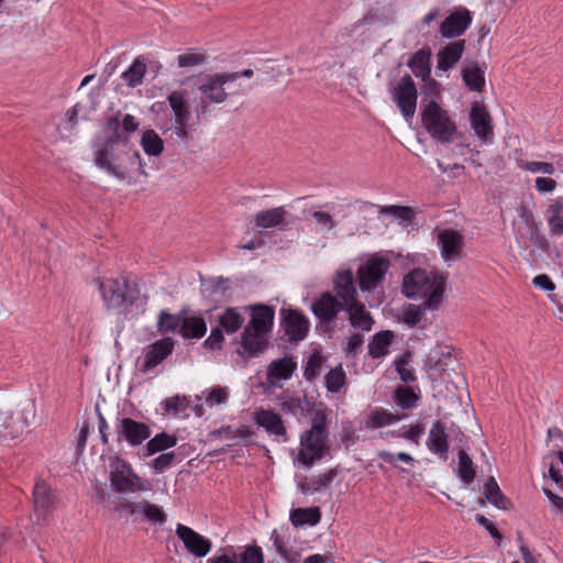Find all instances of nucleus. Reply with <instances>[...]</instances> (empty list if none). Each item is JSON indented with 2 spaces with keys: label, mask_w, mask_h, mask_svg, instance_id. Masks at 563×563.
Instances as JSON below:
<instances>
[{
  "label": "nucleus",
  "mask_w": 563,
  "mask_h": 563,
  "mask_svg": "<svg viewBox=\"0 0 563 563\" xmlns=\"http://www.w3.org/2000/svg\"><path fill=\"white\" fill-rule=\"evenodd\" d=\"M400 419V416L394 415L386 409L376 408L371 411L366 427L371 429H378L385 426H390Z\"/></svg>",
  "instance_id": "nucleus-37"
},
{
  "label": "nucleus",
  "mask_w": 563,
  "mask_h": 563,
  "mask_svg": "<svg viewBox=\"0 0 563 563\" xmlns=\"http://www.w3.org/2000/svg\"><path fill=\"white\" fill-rule=\"evenodd\" d=\"M202 398L210 407L224 404L228 399V389L225 387L219 386L211 389H206L202 393Z\"/></svg>",
  "instance_id": "nucleus-49"
},
{
  "label": "nucleus",
  "mask_w": 563,
  "mask_h": 563,
  "mask_svg": "<svg viewBox=\"0 0 563 563\" xmlns=\"http://www.w3.org/2000/svg\"><path fill=\"white\" fill-rule=\"evenodd\" d=\"M336 472L334 470H330L325 473L319 474L310 481L312 494L319 492L323 487L328 486L335 477Z\"/></svg>",
  "instance_id": "nucleus-56"
},
{
  "label": "nucleus",
  "mask_w": 563,
  "mask_h": 563,
  "mask_svg": "<svg viewBox=\"0 0 563 563\" xmlns=\"http://www.w3.org/2000/svg\"><path fill=\"white\" fill-rule=\"evenodd\" d=\"M421 123L429 135L440 143H452L457 134L455 121L434 99L422 107Z\"/></svg>",
  "instance_id": "nucleus-4"
},
{
  "label": "nucleus",
  "mask_w": 563,
  "mask_h": 563,
  "mask_svg": "<svg viewBox=\"0 0 563 563\" xmlns=\"http://www.w3.org/2000/svg\"><path fill=\"white\" fill-rule=\"evenodd\" d=\"M419 396L407 386H398L394 391L395 404L404 410L412 409L417 406Z\"/></svg>",
  "instance_id": "nucleus-40"
},
{
  "label": "nucleus",
  "mask_w": 563,
  "mask_h": 563,
  "mask_svg": "<svg viewBox=\"0 0 563 563\" xmlns=\"http://www.w3.org/2000/svg\"><path fill=\"white\" fill-rule=\"evenodd\" d=\"M275 318V310L271 306L255 305L252 307L251 321L247 327L267 334L272 331Z\"/></svg>",
  "instance_id": "nucleus-23"
},
{
  "label": "nucleus",
  "mask_w": 563,
  "mask_h": 563,
  "mask_svg": "<svg viewBox=\"0 0 563 563\" xmlns=\"http://www.w3.org/2000/svg\"><path fill=\"white\" fill-rule=\"evenodd\" d=\"M377 456L384 462L390 464L393 467H397V462H404L407 464L413 463V457L405 452H400L397 454L390 453L388 451L382 450L377 452Z\"/></svg>",
  "instance_id": "nucleus-51"
},
{
  "label": "nucleus",
  "mask_w": 563,
  "mask_h": 563,
  "mask_svg": "<svg viewBox=\"0 0 563 563\" xmlns=\"http://www.w3.org/2000/svg\"><path fill=\"white\" fill-rule=\"evenodd\" d=\"M394 334L391 331H382L376 333L368 343V353L374 358H379L388 353V346Z\"/></svg>",
  "instance_id": "nucleus-34"
},
{
  "label": "nucleus",
  "mask_w": 563,
  "mask_h": 563,
  "mask_svg": "<svg viewBox=\"0 0 563 563\" xmlns=\"http://www.w3.org/2000/svg\"><path fill=\"white\" fill-rule=\"evenodd\" d=\"M408 66L416 77L426 80L431 73V51L422 48L417 51L408 62Z\"/></svg>",
  "instance_id": "nucleus-30"
},
{
  "label": "nucleus",
  "mask_w": 563,
  "mask_h": 563,
  "mask_svg": "<svg viewBox=\"0 0 563 563\" xmlns=\"http://www.w3.org/2000/svg\"><path fill=\"white\" fill-rule=\"evenodd\" d=\"M139 512L143 514L144 517L154 523H164L166 521V515L161 507L151 504L146 500L137 503Z\"/></svg>",
  "instance_id": "nucleus-44"
},
{
  "label": "nucleus",
  "mask_w": 563,
  "mask_h": 563,
  "mask_svg": "<svg viewBox=\"0 0 563 563\" xmlns=\"http://www.w3.org/2000/svg\"><path fill=\"white\" fill-rule=\"evenodd\" d=\"M390 267L388 258L372 255L357 269L356 275L362 291H372L376 289L385 279Z\"/></svg>",
  "instance_id": "nucleus-7"
},
{
  "label": "nucleus",
  "mask_w": 563,
  "mask_h": 563,
  "mask_svg": "<svg viewBox=\"0 0 563 563\" xmlns=\"http://www.w3.org/2000/svg\"><path fill=\"white\" fill-rule=\"evenodd\" d=\"M429 310L424 307V301L421 305H409L404 310V322L409 327H416L423 318L424 311Z\"/></svg>",
  "instance_id": "nucleus-48"
},
{
  "label": "nucleus",
  "mask_w": 563,
  "mask_h": 563,
  "mask_svg": "<svg viewBox=\"0 0 563 563\" xmlns=\"http://www.w3.org/2000/svg\"><path fill=\"white\" fill-rule=\"evenodd\" d=\"M146 73V65L140 58H135L132 65L122 73V78L129 87H136L142 84Z\"/></svg>",
  "instance_id": "nucleus-38"
},
{
  "label": "nucleus",
  "mask_w": 563,
  "mask_h": 563,
  "mask_svg": "<svg viewBox=\"0 0 563 563\" xmlns=\"http://www.w3.org/2000/svg\"><path fill=\"white\" fill-rule=\"evenodd\" d=\"M324 362V357L319 352H313L307 362V365L303 371V376L307 380L312 382L314 380L320 372L322 364Z\"/></svg>",
  "instance_id": "nucleus-47"
},
{
  "label": "nucleus",
  "mask_w": 563,
  "mask_h": 563,
  "mask_svg": "<svg viewBox=\"0 0 563 563\" xmlns=\"http://www.w3.org/2000/svg\"><path fill=\"white\" fill-rule=\"evenodd\" d=\"M221 433H225L227 438H249L253 434V431L247 426H240L235 430H231L230 427L222 429Z\"/></svg>",
  "instance_id": "nucleus-62"
},
{
  "label": "nucleus",
  "mask_w": 563,
  "mask_h": 563,
  "mask_svg": "<svg viewBox=\"0 0 563 563\" xmlns=\"http://www.w3.org/2000/svg\"><path fill=\"white\" fill-rule=\"evenodd\" d=\"M241 563H264L262 549L257 545H247L240 554Z\"/></svg>",
  "instance_id": "nucleus-52"
},
{
  "label": "nucleus",
  "mask_w": 563,
  "mask_h": 563,
  "mask_svg": "<svg viewBox=\"0 0 563 563\" xmlns=\"http://www.w3.org/2000/svg\"><path fill=\"white\" fill-rule=\"evenodd\" d=\"M470 122L474 133L481 141L487 142L493 139L492 118L485 107L478 103L474 104L471 109Z\"/></svg>",
  "instance_id": "nucleus-19"
},
{
  "label": "nucleus",
  "mask_w": 563,
  "mask_h": 563,
  "mask_svg": "<svg viewBox=\"0 0 563 563\" xmlns=\"http://www.w3.org/2000/svg\"><path fill=\"white\" fill-rule=\"evenodd\" d=\"M547 218L551 234L561 236L563 234V216H549Z\"/></svg>",
  "instance_id": "nucleus-63"
},
{
  "label": "nucleus",
  "mask_w": 563,
  "mask_h": 563,
  "mask_svg": "<svg viewBox=\"0 0 563 563\" xmlns=\"http://www.w3.org/2000/svg\"><path fill=\"white\" fill-rule=\"evenodd\" d=\"M185 309L180 310L176 314H172L165 310L159 313V318L157 321V329L161 333H168L178 331L180 333L181 321L184 317Z\"/></svg>",
  "instance_id": "nucleus-36"
},
{
  "label": "nucleus",
  "mask_w": 563,
  "mask_h": 563,
  "mask_svg": "<svg viewBox=\"0 0 563 563\" xmlns=\"http://www.w3.org/2000/svg\"><path fill=\"white\" fill-rule=\"evenodd\" d=\"M34 509L42 518H45L48 510L55 504V496L51 487L43 481L35 484L33 490Z\"/></svg>",
  "instance_id": "nucleus-27"
},
{
  "label": "nucleus",
  "mask_w": 563,
  "mask_h": 563,
  "mask_svg": "<svg viewBox=\"0 0 563 563\" xmlns=\"http://www.w3.org/2000/svg\"><path fill=\"white\" fill-rule=\"evenodd\" d=\"M236 75H229V71L206 75L200 79L198 90L202 95L201 102L205 103H222L229 93L224 89V85L234 84Z\"/></svg>",
  "instance_id": "nucleus-8"
},
{
  "label": "nucleus",
  "mask_w": 563,
  "mask_h": 563,
  "mask_svg": "<svg viewBox=\"0 0 563 563\" xmlns=\"http://www.w3.org/2000/svg\"><path fill=\"white\" fill-rule=\"evenodd\" d=\"M280 327L289 342H299L308 335L310 322L299 310L283 308Z\"/></svg>",
  "instance_id": "nucleus-11"
},
{
  "label": "nucleus",
  "mask_w": 563,
  "mask_h": 563,
  "mask_svg": "<svg viewBox=\"0 0 563 563\" xmlns=\"http://www.w3.org/2000/svg\"><path fill=\"white\" fill-rule=\"evenodd\" d=\"M175 342L172 338H164L147 345L144 349V361L141 371L146 373L166 360L174 350Z\"/></svg>",
  "instance_id": "nucleus-17"
},
{
  "label": "nucleus",
  "mask_w": 563,
  "mask_h": 563,
  "mask_svg": "<svg viewBox=\"0 0 563 563\" xmlns=\"http://www.w3.org/2000/svg\"><path fill=\"white\" fill-rule=\"evenodd\" d=\"M103 301L108 309H114L119 313H128L134 303L135 295L125 279L109 278L99 283Z\"/></svg>",
  "instance_id": "nucleus-5"
},
{
  "label": "nucleus",
  "mask_w": 563,
  "mask_h": 563,
  "mask_svg": "<svg viewBox=\"0 0 563 563\" xmlns=\"http://www.w3.org/2000/svg\"><path fill=\"white\" fill-rule=\"evenodd\" d=\"M173 134L180 141H187L190 139V124L189 120H174L173 121Z\"/></svg>",
  "instance_id": "nucleus-59"
},
{
  "label": "nucleus",
  "mask_w": 563,
  "mask_h": 563,
  "mask_svg": "<svg viewBox=\"0 0 563 563\" xmlns=\"http://www.w3.org/2000/svg\"><path fill=\"white\" fill-rule=\"evenodd\" d=\"M207 333V323L201 316L189 314L187 310L184 311L181 321L180 335L186 339H201Z\"/></svg>",
  "instance_id": "nucleus-25"
},
{
  "label": "nucleus",
  "mask_w": 563,
  "mask_h": 563,
  "mask_svg": "<svg viewBox=\"0 0 563 563\" xmlns=\"http://www.w3.org/2000/svg\"><path fill=\"white\" fill-rule=\"evenodd\" d=\"M409 362L407 356H402L401 358L395 362L396 371L404 383H413L417 377L413 374L412 368L409 366Z\"/></svg>",
  "instance_id": "nucleus-53"
},
{
  "label": "nucleus",
  "mask_w": 563,
  "mask_h": 563,
  "mask_svg": "<svg viewBox=\"0 0 563 563\" xmlns=\"http://www.w3.org/2000/svg\"><path fill=\"white\" fill-rule=\"evenodd\" d=\"M484 496L497 508H506V499L494 477H489L484 485Z\"/></svg>",
  "instance_id": "nucleus-43"
},
{
  "label": "nucleus",
  "mask_w": 563,
  "mask_h": 563,
  "mask_svg": "<svg viewBox=\"0 0 563 563\" xmlns=\"http://www.w3.org/2000/svg\"><path fill=\"white\" fill-rule=\"evenodd\" d=\"M141 146L146 155L159 156L164 151V142L154 130H145L141 137Z\"/></svg>",
  "instance_id": "nucleus-35"
},
{
  "label": "nucleus",
  "mask_w": 563,
  "mask_h": 563,
  "mask_svg": "<svg viewBox=\"0 0 563 563\" xmlns=\"http://www.w3.org/2000/svg\"><path fill=\"white\" fill-rule=\"evenodd\" d=\"M522 168L531 173H543L548 175L554 174V166L548 162H526Z\"/></svg>",
  "instance_id": "nucleus-58"
},
{
  "label": "nucleus",
  "mask_w": 563,
  "mask_h": 563,
  "mask_svg": "<svg viewBox=\"0 0 563 563\" xmlns=\"http://www.w3.org/2000/svg\"><path fill=\"white\" fill-rule=\"evenodd\" d=\"M448 276L443 273L415 268L402 282V292L407 298H424V307L437 310L441 306Z\"/></svg>",
  "instance_id": "nucleus-2"
},
{
  "label": "nucleus",
  "mask_w": 563,
  "mask_h": 563,
  "mask_svg": "<svg viewBox=\"0 0 563 563\" xmlns=\"http://www.w3.org/2000/svg\"><path fill=\"white\" fill-rule=\"evenodd\" d=\"M110 482L114 490L119 493H136L146 490L143 479L136 475L130 463L118 455L109 459Z\"/></svg>",
  "instance_id": "nucleus-6"
},
{
  "label": "nucleus",
  "mask_w": 563,
  "mask_h": 563,
  "mask_svg": "<svg viewBox=\"0 0 563 563\" xmlns=\"http://www.w3.org/2000/svg\"><path fill=\"white\" fill-rule=\"evenodd\" d=\"M288 211L277 207L261 211L255 216V225L261 229H283L287 225Z\"/></svg>",
  "instance_id": "nucleus-24"
},
{
  "label": "nucleus",
  "mask_w": 563,
  "mask_h": 563,
  "mask_svg": "<svg viewBox=\"0 0 563 563\" xmlns=\"http://www.w3.org/2000/svg\"><path fill=\"white\" fill-rule=\"evenodd\" d=\"M449 439L462 443L465 435L459 427L452 424L450 429L446 430L445 424L438 420L433 422L429 430L427 446L432 453L439 455L443 460H446L449 452Z\"/></svg>",
  "instance_id": "nucleus-9"
},
{
  "label": "nucleus",
  "mask_w": 563,
  "mask_h": 563,
  "mask_svg": "<svg viewBox=\"0 0 563 563\" xmlns=\"http://www.w3.org/2000/svg\"><path fill=\"white\" fill-rule=\"evenodd\" d=\"M186 407V398L180 396H175L165 400V409L167 411H173L175 415L184 411Z\"/></svg>",
  "instance_id": "nucleus-61"
},
{
  "label": "nucleus",
  "mask_w": 563,
  "mask_h": 563,
  "mask_svg": "<svg viewBox=\"0 0 563 563\" xmlns=\"http://www.w3.org/2000/svg\"><path fill=\"white\" fill-rule=\"evenodd\" d=\"M175 457L176 455L174 452L163 453L152 461L151 466L154 468L156 474L163 473L173 465Z\"/></svg>",
  "instance_id": "nucleus-54"
},
{
  "label": "nucleus",
  "mask_w": 563,
  "mask_h": 563,
  "mask_svg": "<svg viewBox=\"0 0 563 563\" xmlns=\"http://www.w3.org/2000/svg\"><path fill=\"white\" fill-rule=\"evenodd\" d=\"M437 243L444 262L462 260L465 241L461 232L454 229H439L437 230Z\"/></svg>",
  "instance_id": "nucleus-12"
},
{
  "label": "nucleus",
  "mask_w": 563,
  "mask_h": 563,
  "mask_svg": "<svg viewBox=\"0 0 563 563\" xmlns=\"http://www.w3.org/2000/svg\"><path fill=\"white\" fill-rule=\"evenodd\" d=\"M556 181L549 177H538L536 179V189L539 192H551L555 189Z\"/></svg>",
  "instance_id": "nucleus-64"
},
{
  "label": "nucleus",
  "mask_w": 563,
  "mask_h": 563,
  "mask_svg": "<svg viewBox=\"0 0 563 563\" xmlns=\"http://www.w3.org/2000/svg\"><path fill=\"white\" fill-rule=\"evenodd\" d=\"M379 213L389 214L402 222L410 223L415 219V211L410 207L404 206H382L378 207Z\"/></svg>",
  "instance_id": "nucleus-46"
},
{
  "label": "nucleus",
  "mask_w": 563,
  "mask_h": 563,
  "mask_svg": "<svg viewBox=\"0 0 563 563\" xmlns=\"http://www.w3.org/2000/svg\"><path fill=\"white\" fill-rule=\"evenodd\" d=\"M35 418H36L35 404L33 401H29L27 404H25V406L21 410L22 428L20 429V434L22 433V430L24 428L30 427L34 422ZM13 429L19 431V429H15V428H13Z\"/></svg>",
  "instance_id": "nucleus-57"
},
{
  "label": "nucleus",
  "mask_w": 563,
  "mask_h": 563,
  "mask_svg": "<svg viewBox=\"0 0 563 563\" xmlns=\"http://www.w3.org/2000/svg\"><path fill=\"white\" fill-rule=\"evenodd\" d=\"M345 382L346 376L341 364L330 369L324 376L325 388L328 391L333 394L339 393L345 385Z\"/></svg>",
  "instance_id": "nucleus-41"
},
{
  "label": "nucleus",
  "mask_w": 563,
  "mask_h": 563,
  "mask_svg": "<svg viewBox=\"0 0 563 563\" xmlns=\"http://www.w3.org/2000/svg\"><path fill=\"white\" fill-rule=\"evenodd\" d=\"M457 476L464 484H471L475 478V468L472 459L461 446L459 450Z\"/></svg>",
  "instance_id": "nucleus-39"
},
{
  "label": "nucleus",
  "mask_w": 563,
  "mask_h": 563,
  "mask_svg": "<svg viewBox=\"0 0 563 563\" xmlns=\"http://www.w3.org/2000/svg\"><path fill=\"white\" fill-rule=\"evenodd\" d=\"M333 289L335 297L339 298L344 306L357 301V290L351 269H341L335 273L333 277Z\"/></svg>",
  "instance_id": "nucleus-18"
},
{
  "label": "nucleus",
  "mask_w": 563,
  "mask_h": 563,
  "mask_svg": "<svg viewBox=\"0 0 563 563\" xmlns=\"http://www.w3.org/2000/svg\"><path fill=\"white\" fill-rule=\"evenodd\" d=\"M95 164L119 180H129L135 170L146 176L140 152L114 140L108 141L103 148L96 152Z\"/></svg>",
  "instance_id": "nucleus-1"
},
{
  "label": "nucleus",
  "mask_w": 563,
  "mask_h": 563,
  "mask_svg": "<svg viewBox=\"0 0 563 563\" xmlns=\"http://www.w3.org/2000/svg\"><path fill=\"white\" fill-rule=\"evenodd\" d=\"M345 306L331 292L320 295L311 305V311L322 324L332 322Z\"/></svg>",
  "instance_id": "nucleus-16"
},
{
  "label": "nucleus",
  "mask_w": 563,
  "mask_h": 563,
  "mask_svg": "<svg viewBox=\"0 0 563 563\" xmlns=\"http://www.w3.org/2000/svg\"><path fill=\"white\" fill-rule=\"evenodd\" d=\"M12 419L13 412L11 410L0 408V443L8 439H16L20 435V431L12 427Z\"/></svg>",
  "instance_id": "nucleus-42"
},
{
  "label": "nucleus",
  "mask_w": 563,
  "mask_h": 563,
  "mask_svg": "<svg viewBox=\"0 0 563 563\" xmlns=\"http://www.w3.org/2000/svg\"><path fill=\"white\" fill-rule=\"evenodd\" d=\"M297 368L292 356H285L273 361L267 368L266 383L271 387L277 386L280 380H288Z\"/></svg>",
  "instance_id": "nucleus-21"
},
{
  "label": "nucleus",
  "mask_w": 563,
  "mask_h": 563,
  "mask_svg": "<svg viewBox=\"0 0 563 563\" xmlns=\"http://www.w3.org/2000/svg\"><path fill=\"white\" fill-rule=\"evenodd\" d=\"M220 325L228 332H236L242 323V316L233 308H228L219 319Z\"/></svg>",
  "instance_id": "nucleus-45"
},
{
  "label": "nucleus",
  "mask_w": 563,
  "mask_h": 563,
  "mask_svg": "<svg viewBox=\"0 0 563 563\" xmlns=\"http://www.w3.org/2000/svg\"><path fill=\"white\" fill-rule=\"evenodd\" d=\"M268 343L267 334L257 332L256 330L245 327L241 335V346L243 353L249 356H255L258 352L263 351Z\"/></svg>",
  "instance_id": "nucleus-26"
},
{
  "label": "nucleus",
  "mask_w": 563,
  "mask_h": 563,
  "mask_svg": "<svg viewBox=\"0 0 563 563\" xmlns=\"http://www.w3.org/2000/svg\"><path fill=\"white\" fill-rule=\"evenodd\" d=\"M393 99L406 119L415 115L418 91L410 75H405L400 78L394 89Z\"/></svg>",
  "instance_id": "nucleus-10"
},
{
  "label": "nucleus",
  "mask_w": 563,
  "mask_h": 563,
  "mask_svg": "<svg viewBox=\"0 0 563 563\" xmlns=\"http://www.w3.org/2000/svg\"><path fill=\"white\" fill-rule=\"evenodd\" d=\"M349 313L350 323L353 328L361 329L363 331H369L374 323L369 312L365 310V306L358 300L345 306L344 309Z\"/></svg>",
  "instance_id": "nucleus-28"
},
{
  "label": "nucleus",
  "mask_w": 563,
  "mask_h": 563,
  "mask_svg": "<svg viewBox=\"0 0 563 563\" xmlns=\"http://www.w3.org/2000/svg\"><path fill=\"white\" fill-rule=\"evenodd\" d=\"M167 100L174 113V120L183 121L191 119V111L186 99V92L173 91L168 95Z\"/></svg>",
  "instance_id": "nucleus-31"
},
{
  "label": "nucleus",
  "mask_w": 563,
  "mask_h": 563,
  "mask_svg": "<svg viewBox=\"0 0 563 563\" xmlns=\"http://www.w3.org/2000/svg\"><path fill=\"white\" fill-rule=\"evenodd\" d=\"M254 420L257 426L264 428L269 434L287 441V432L282 417L273 410H257Z\"/></svg>",
  "instance_id": "nucleus-22"
},
{
  "label": "nucleus",
  "mask_w": 563,
  "mask_h": 563,
  "mask_svg": "<svg viewBox=\"0 0 563 563\" xmlns=\"http://www.w3.org/2000/svg\"><path fill=\"white\" fill-rule=\"evenodd\" d=\"M223 339L222 330L220 328L213 329L210 335L205 340L203 346L209 350H220Z\"/></svg>",
  "instance_id": "nucleus-60"
},
{
  "label": "nucleus",
  "mask_w": 563,
  "mask_h": 563,
  "mask_svg": "<svg viewBox=\"0 0 563 563\" xmlns=\"http://www.w3.org/2000/svg\"><path fill=\"white\" fill-rule=\"evenodd\" d=\"M328 438L327 416L323 410H317L312 417L311 428L300 437L297 461L306 467H311L328 452Z\"/></svg>",
  "instance_id": "nucleus-3"
},
{
  "label": "nucleus",
  "mask_w": 563,
  "mask_h": 563,
  "mask_svg": "<svg viewBox=\"0 0 563 563\" xmlns=\"http://www.w3.org/2000/svg\"><path fill=\"white\" fill-rule=\"evenodd\" d=\"M176 534L183 541L186 550L196 558H203L211 550L212 542L208 538L185 525H177Z\"/></svg>",
  "instance_id": "nucleus-15"
},
{
  "label": "nucleus",
  "mask_w": 563,
  "mask_h": 563,
  "mask_svg": "<svg viewBox=\"0 0 563 563\" xmlns=\"http://www.w3.org/2000/svg\"><path fill=\"white\" fill-rule=\"evenodd\" d=\"M462 78L470 90L481 92L484 89V70L476 62H466L463 65Z\"/></svg>",
  "instance_id": "nucleus-29"
},
{
  "label": "nucleus",
  "mask_w": 563,
  "mask_h": 563,
  "mask_svg": "<svg viewBox=\"0 0 563 563\" xmlns=\"http://www.w3.org/2000/svg\"><path fill=\"white\" fill-rule=\"evenodd\" d=\"M115 432L119 440L126 441L131 446H139L151 437L150 427L132 418L119 419L115 424Z\"/></svg>",
  "instance_id": "nucleus-13"
},
{
  "label": "nucleus",
  "mask_w": 563,
  "mask_h": 563,
  "mask_svg": "<svg viewBox=\"0 0 563 563\" xmlns=\"http://www.w3.org/2000/svg\"><path fill=\"white\" fill-rule=\"evenodd\" d=\"M207 56L200 52L189 51L177 57L178 66L181 68H190L205 64Z\"/></svg>",
  "instance_id": "nucleus-50"
},
{
  "label": "nucleus",
  "mask_w": 563,
  "mask_h": 563,
  "mask_svg": "<svg viewBox=\"0 0 563 563\" xmlns=\"http://www.w3.org/2000/svg\"><path fill=\"white\" fill-rule=\"evenodd\" d=\"M321 519V512L317 507L297 508L290 512V521L295 527L316 526Z\"/></svg>",
  "instance_id": "nucleus-32"
},
{
  "label": "nucleus",
  "mask_w": 563,
  "mask_h": 563,
  "mask_svg": "<svg viewBox=\"0 0 563 563\" xmlns=\"http://www.w3.org/2000/svg\"><path fill=\"white\" fill-rule=\"evenodd\" d=\"M177 438L166 432H161L152 438L144 448V456H151L158 452L165 451L175 446Z\"/></svg>",
  "instance_id": "nucleus-33"
},
{
  "label": "nucleus",
  "mask_w": 563,
  "mask_h": 563,
  "mask_svg": "<svg viewBox=\"0 0 563 563\" xmlns=\"http://www.w3.org/2000/svg\"><path fill=\"white\" fill-rule=\"evenodd\" d=\"M472 20V13L468 9H455L441 22L439 32L444 38L459 37L470 27Z\"/></svg>",
  "instance_id": "nucleus-14"
},
{
  "label": "nucleus",
  "mask_w": 563,
  "mask_h": 563,
  "mask_svg": "<svg viewBox=\"0 0 563 563\" xmlns=\"http://www.w3.org/2000/svg\"><path fill=\"white\" fill-rule=\"evenodd\" d=\"M465 40L448 43L437 53V69L448 71L455 67L465 52Z\"/></svg>",
  "instance_id": "nucleus-20"
},
{
  "label": "nucleus",
  "mask_w": 563,
  "mask_h": 563,
  "mask_svg": "<svg viewBox=\"0 0 563 563\" xmlns=\"http://www.w3.org/2000/svg\"><path fill=\"white\" fill-rule=\"evenodd\" d=\"M311 216L314 219L317 225L320 228V230L331 231L336 225L335 220L328 212L317 210V211H313L311 213Z\"/></svg>",
  "instance_id": "nucleus-55"
}]
</instances>
